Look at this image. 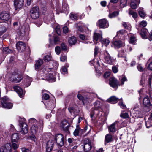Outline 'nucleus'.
I'll use <instances>...</instances> for the list:
<instances>
[{
	"mask_svg": "<svg viewBox=\"0 0 152 152\" xmlns=\"http://www.w3.org/2000/svg\"><path fill=\"white\" fill-rule=\"evenodd\" d=\"M22 79V75L19 74L18 71H15L12 73L10 80L15 83H18L20 82Z\"/></svg>",
	"mask_w": 152,
	"mask_h": 152,
	"instance_id": "f257e3e1",
	"label": "nucleus"
},
{
	"mask_svg": "<svg viewBox=\"0 0 152 152\" xmlns=\"http://www.w3.org/2000/svg\"><path fill=\"white\" fill-rule=\"evenodd\" d=\"M1 103L3 107L11 109L12 107L13 104L9 102V99L7 96H4L1 99Z\"/></svg>",
	"mask_w": 152,
	"mask_h": 152,
	"instance_id": "f03ea898",
	"label": "nucleus"
},
{
	"mask_svg": "<svg viewBox=\"0 0 152 152\" xmlns=\"http://www.w3.org/2000/svg\"><path fill=\"white\" fill-rule=\"evenodd\" d=\"M19 126L21 128L20 131L21 133L23 135L26 134L28 132V128L27 125L24 121H23L22 120H20L19 121Z\"/></svg>",
	"mask_w": 152,
	"mask_h": 152,
	"instance_id": "7ed1b4c3",
	"label": "nucleus"
},
{
	"mask_svg": "<svg viewBox=\"0 0 152 152\" xmlns=\"http://www.w3.org/2000/svg\"><path fill=\"white\" fill-rule=\"evenodd\" d=\"M31 18L33 19H36L39 16V9L38 7H35L31 9L30 11Z\"/></svg>",
	"mask_w": 152,
	"mask_h": 152,
	"instance_id": "20e7f679",
	"label": "nucleus"
},
{
	"mask_svg": "<svg viewBox=\"0 0 152 152\" xmlns=\"http://www.w3.org/2000/svg\"><path fill=\"white\" fill-rule=\"evenodd\" d=\"M60 126L63 130L66 133V134H70L69 130L70 125L67 120H63L61 122Z\"/></svg>",
	"mask_w": 152,
	"mask_h": 152,
	"instance_id": "39448f33",
	"label": "nucleus"
},
{
	"mask_svg": "<svg viewBox=\"0 0 152 152\" xmlns=\"http://www.w3.org/2000/svg\"><path fill=\"white\" fill-rule=\"evenodd\" d=\"M151 104L148 98H144L143 99V110L145 112H148L151 110Z\"/></svg>",
	"mask_w": 152,
	"mask_h": 152,
	"instance_id": "423d86ee",
	"label": "nucleus"
},
{
	"mask_svg": "<svg viewBox=\"0 0 152 152\" xmlns=\"http://www.w3.org/2000/svg\"><path fill=\"white\" fill-rule=\"evenodd\" d=\"M55 140L56 141L58 145L62 147L64 145V137L63 135L61 134L56 135Z\"/></svg>",
	"mask_w": 152,
	"mask_h": 152,
	"instance_id": "0eeeda50",
	"label": "nucleus"
},
{
	"mask_svg": "<svg viewBox=\"0 0 152 152\" xmlns=\"http://www.w3.org/2000/svg\"><path fill=\"white\" fill-rule=\"evenodd\" d=\"M0 15V19L4 22L9 20L11 18L10 13L8 11H3Z\"/></svg>",
	"mask_w": 152,
	"mask_h": 152,
	"instance_id": "6e6552de",
	"label": "nucleus"
},
{
	"mask_svg": "<svg viewBox=\"0 0 152 152\" xmlns=\"http://www.w3.org/2000/svg\"><path fill=\"white\" fill-rule=\"evenodd\" d=\"M104 59L105 62L106 63L112 64L113 61V60L112 57L110 56L108 52L105 50L104 52Z\"/></svg>",
	"mask_w": 152,
	"mask_h": 152,
	"instance_id": "1a4fd4ad",
	"label": "nucleus"
},
{
	"mask_svg": "<svg viewBox=\"0 0 152 152\" xmlns=\"http://www.w3.org/2000/svg\"><path fill=\"white\" fill-rule=\"evenodd\" d=\"M44 69H45V72L44 73H46V79L48 80H54L55 79V77L54 75L52 73H49V72L51 71L52 70L53 68L46 67Z\"/></svg>",
	"mask_w": 152,
	"mask_h": 152,
	"instance_id": "9d476101",
	"label": "nucleus"
},
{
	"mask_svg": "<svg viewBox=\"0 0 152 152\" xmlns=\"http://www.w3.org/2000/svg\"><path fill=\"white\" fill-rule=\"evenodd\" d=\"M110 86L113 88L117 89L119 86V82L114 77H110L109 79Z\"/></svg>",
	"mask_w": 152,
	"mask_h": 152,
	"instance_id": "9b49d317",
	"label": "nucleus"
},
{
	"mask_svg": "<svg viewBox=\"0 0 152 152\" xmlns=\"http://www.w3.org/2000/svg\"><path fill=\"white\" fill-rule=\"evenodd\" d=\"M26 44L23 42L19 41L16 44L17 49L19 51L23 52L25 50Z\"/></svg>",
	"mask_w": 152,
	"mask_h": 152,
	"instance_id": "f8f14e48",
	"label": "nucleus"
},
{
	"mask_svg": "<svg viewBox=\"0 0 152 152\" xmlns=\"http://www.w3.org/2000/svg\"><path fill=\"white\" fill-rule=\"evenodd\" d=\"M98 25L100 28H106L109 26V23L106 19H102L99 20Z\"/></svg>",
	"mask_w": 152,
	"mask_h": 152,
	"instance_id": "ddd939ff",
	"label": "nucleus"
},
{
	"mask_svg": "<svg viewBox=\"0 0 152 152\" xmlns=\"http://www.w3.org/2000/svg\"><path fill=\"white\" fill-rule=\"evenodd\" d=\"M92 148L91 140L89 139H87L85 141L84 148L85 151L88 152L90 151Z\"/></svg>",
	"mask_w": 152,
	"mask_h": 152,
	"instance_id": "4468645a",
	"label": "nucleus"
},
{
	"mask_svg": "<svg viewBox=\"0 0 152 152\" xmlns=\"http://www.w3.org/2000/svg\"><path fill=\"white\" fill-rule=\"evenodd\" d=\"M24 0H14V6L16 10L22 8L24 5Z\"/></svg>",
	"mask_w": 152,
	"mask_h": 152,
	"instance_id": "2eb2a0df",
	"label": "nucleus"
},
{
	"mask_svg": "<svg viewBox=\"0 0 152 152\" xmlns=\"http://www.w3.org/2000/svg\"><path fill=\"white\" fill-rule=\"evenodd\" d=\"M54 141L52 140H50L47 142L46 152H51L54 146Z\"/></svg>",
	"mask_w": 152,
	"mask_h": 152,
	"instance_id": "dca6fc26",
	"label": "nucleus"
},
{
	"mask_svg": "<svg viewBox=\"0 0 152 152\" xmlns=\"http://www.w3.org/2000/svg\"><path fill=\"white\" fill-rule=\"evenodd\" d=\"M12 147L10 145L7 144L5 146L1 147L0 148V152H11Z\"/></svg>",
	"mask_w": 152,
	"mask_h": 152,
	"instance_id": "f3484780",
	"label": "nucleus"
},
{
	"mask_svg": "<svg viewBox=\"0 0 152 152\" xmlns=\"http://www.w3.org/2000/svg\"><path fill=\"white\" fill-rule=\"evenodd\" d=\"M93 41L94 43L96 44L97 43L98 41H101L102 39V34L98 33L96 32H94V33L93 36Z\"/></svg>",
	"mask_w": 152,
	"mask_h": 152,
	"instance_id": "a211bd4d",
	"label": "nucleus"
},
{
	"mask_svg": "<svg viewBox=\"0 0 152 152\" xmlns=\"http://www.w3.org/2000/svg\"><path fill=\"white\" fill-rule=\"evenodd\" d=\"M40 123L36 125H32L31 128V131L32 134H35L38 132L39 129L40 127Z\"/></svg>",
	"mask_w": 152,
	"mask_h": 152,
	"instance_id": "6ab92c4d",
	"label": "nucleus"
},
{
	"mask_svg": "<svg viewBox=\"0 0 152 152\" xmlns=\"http://www.w3.org/2000/svg\"><path fill=\"white\" fill-rule=\"evenodd\" d=\"M113 44L115 47L117 48L123 47L125 46V43L121 40L114 41Z\"/></svg>",
	"mask_w": 152,
	"mask_h": 152,
	"instance_id": "aec40b11",
	"label": "nucleus"
},
{
	"mask_svg": "<svg viewBox=\"0 0 152 152\" xmlns=\"http://www.w3.org/2000/svg\"><path fill=\"white\" fill-rule=\"evenodd\" d=\"M14 90L18 94L20 97H22L24 95V93L22 89L18 86H15L13 87Z\"/></svg>",
	"mask_w": 152,
	"mask_h": 152,
	"instance_id": "412c9836",
	"label": "nucleus"
},
{
	"mask_svg": "<svg viewBox=\"0 0 152 152\" xmlns=\"http://www.w3.org/2000/svg\"><path fill=\"white\" fill-rule=\"evenodd\" d=\"M117 122V121H115L108 126V129L109 132H111L113 134L116 132L115 126Z\"/></svg>",
	"mask_w": 152,
	"mask_h": 152,
	"instance_id": "4be33fe9",
	"label": "nucleus"
},
{
	"mask_svg": "<svg viewBox=\"0 0 152 152\" xmlns=\"http://www.w3.org/2000/svg\"><path fill=\"white\" fill-rule=\"evenodd\" d=\"M114 139L112 135L110 134H107L105 137L104 144L112 142L113 141Z\"/></svg>",
	"mask_w": 152,
	"mask_h": 152,
	"instance_id": "5701e85b",
	"label": "nucleus"
},
{
	"mask_svg": "<svg viewBox=\"0 0 152 152\" xmlns=\"http://www.w3.org/2000/svg\"><path fill=\"white\" fill-rule=\"evenodd\" d=\"M12 142H17L19 139V137L18 133L13 134L12 136Z\"/></svg>",
	"mask_w": 152,
	"mask_h": 152,
	"instance_id": "b1692460",
	"label": "nucleus"
},
{
	"mask_svg": "<svg viewBox=\"0 0 152 152\" xmlns=\"http://www.w3.org/2000/svg\"><path fill=\"white\" fill-rule=\"evenodd\" d=\"M118 99L114 96H112L107 99L108 102L112 104L116 103L118 101Z\"/></svg>",
	"mask_w": 152,
	"mask_h": 152,
	"instance_id": "393cba45",
	"label": "nucleus"
},
{
	"mask_svg": "<svg viewBox=\"0 0 152 152\" xmlns=\"http://www.w3.org/2000/svg\"><path fill=\"white\" fill-rule=\"evenodd\" d=\"M68 42L70 45H74L77 42L76 38L74 36L70 37L69 38Z\"/></svg>",
	"mask_w": 152,
	"mask_h": 152,
	"instance_id": "a878e982",
	"label": "nucleus"
},
{
	"mask_svg": "<svg viewBox=\"0 0 152 152\" xmlns=\"http://www.w3.org/2000/svg\"><path fill=\"white\" fill-rule=\"evenodd\" d=\"M43 63V61L42 59H39L37 61L35 64V69H39Z\"/></svg>",
	"mask_w": 152,
	"mask_h": 152,
	"instance_id": "bb28decb",
	"label": "nucleus"
},
{
	"mask_svg": "<svg viewBox=\"0 0 152 152\" xmlns=\"http://www.w3.org/2000/svg\"><path fill=\"white\" fill-rule=\"evenodd\" d=\"M122 25L125 29L130 31L131 29V26L128 22H122Z\"/></svg>",
	"mask_w": 152,
	"mask_h": 152,
	"instance_id": "cd10ccee",
	"label": "nucleus"
},
{
	"mask_svg": "<svg viewBox=\"0 0 152 152\" xmlns=\"http://www.w3.org/2000/svg\"><path fill=\"white\" fill-rule=\"evenodd\" d=\"M138 2L136 0H133L130 4L131 7L133 9L137 8Z\"/></svg>",
	"mask_w": 152,
	"mask_h": 152,
	"instance_id": "c85d7f7f",
	"label": "nucleus"
},
{
	"mask_svg": "<svg viewBox=\"0 0 152 152\" xmlns=\"http://www.w3.org/2000/svg\"><path fill=\"white\" fill-rule=\"evenodd\" d=\"M128 14L129 15H132L133 18L134 19L136 18L137 17V13L131 9H129V10Z\"/></svg>",
	"mask_w": 152,
	"mask_h": 152,
	"instance_id": "c756f323",
	"label": "nucleus"
},
{
	"mask_svg": "<svg viewBox=\"0 0 152 152\" xmlns=\"http://www.w3.org/2000/svg\"><path fill=\"white\" fill-rule=\"evenodd\" d=\"M137 28L138 31H140V34L142 38V21L140 22L138 26H137Z\"/></svg>",
	"mask_w": 152,
	"mask_h": 152,
	"instance_id": "7c9ffc66",
	"label": "nucleus"
},
{
	"mask_svg": "<svg viewBox=\"0 0 152 152\" xmlns=\"http://www.w3.org/2000/svg\"><path fill=\"white\" fill-rule=\"evenodd\" d=\"M80 127L79 125H76V128L75 129V130L73 132V135L75 136H79V134L80 133Z\"/></svg>",
	"mask_w": 152,
	"mask_h": 152,
	"instance_id": "2f4dec72",
	"label": "nucleus"
},
{
	"mask_svg": "<svg viewBox=\"0 0 152 152\" xmlns=\"http://www.w3.org/2000/svg\"><path fill=\"white\" fill-rule=\"evenodd\" d=\"M28 121L29 124L32 125H36L39 123L34 118L30 119Z\"/></svg>",
	"mask_w": 152,
	"mask_h": 152,
	"instance_id": "473e14b6",
	"label": "nucleus"
},
{
	"mask_svg": "<svg viewBox=\"0 0 152 152\" xmlns=\"http://www.w3.org/2000/svg\"><path fill=\"white\" fill-rule=\"evenodd\" d=\"M149 33L147 29L143 28V39L148 38Z\"/></svg>",
	"mask_w": 152,
	"mask_h": 152,
	"instance_id": "72a5a7b5",
	"label": "nucleus"
},
{
	"mask_svg": "<svg viewBox=\"0 0 152 152\" xmlns=\"http://www.w3.org/2000/svg\"><path fill=\"white\" fill-rule=\"evenodd\" d=\"M136 40L135 37L132 35L130 37L129 39V42L130 43L134 45L135 44Z\"/></svg>",
	"mask_w": 152,
	"mask_h": 152,
	"instance_id": "f704fd0d",
	"label": "nucleus"
},
{
	"mask_svg": "<svg viewBox=\"0 0 152 152\" xmlns=\"http://www.w3.org/2000/svg\"><path fill=\"white\" fill-rule=\"evenodd\" d=\"M78 15L77 14L71 13L70 14V18L71 19L74 20H77L78 19Z\"/></svg>",
	"mask_w": 152,
	"mask_h": 152,
	"instance_id": "c9c22d12",
	"label": "nucleus"
},
{
	"mask_svg": "<svg viewBox=\"0 0 152 152\" xmlns=\"http://www.w3.org/2000/svg\"><path fill=\"white\" fill-rule=\"evenodd\" d=\"M3 51L5 54L10 53L12 52V51L10 50L8 47L4 48H3Z\"/></svg>",
	"mask_w": 152,
	"mask_h": 152,
	"instance_id": "e433bc0d",
	"label": "nucleus"
},
{
	"mask_svg": "<svg viewBox=\"0 0 152 152\" xmlns=\"http://www.w3.org/2000/svg\"><path fill=\"white\" fill-rule=\"evenodd\" d=\"M54 15L53 12L51 11L50 12L48 15V20H51L53 19L54 18Z\"/></svg>",
	"mask_w": 152,
	"mask_h": 152,
	"instance_id": "4c0bfd02",
	"label": "nucleus"
},
{
	"mask_svg": "<svg viewBox=\"0 0 152 152\" xmlns=\"http://www.w3.org/2000/svg\"><path fill=\"white\" fill-rule=\"evenodd\" d=\"M120 6L124 7L127 5V0H120Z\"/></svg>",
	"mask_w": 152,
	"mask_h": 152,
	"instance_id": "58836bf2",
	"label": "nucleus"
},
{
	"mask_svg": "<svg viewBox=\"0 0 152 152\" xmlns=\"http://www.w3.org/2000/svg\"><path fill=\"white\" fill-rule=\"evenodd\" d=\"M119 14V12L117 11L111 13H110L109 17L110 18H112L115 17Z\"/></svg>",
	"mask_w": 152,
	"mask_h": 152,
	"instance_id": "ea45409f",
	"label": "nucleus"
},
{
	"mask_svg": "<svg viewBox=\"0 0 152 152\" xmlns=\"http://www.w3.org/2000/svg\"><path fill=\"white\" fill-rule=\"evenodd\" d=\"M61 50L64 51H66L68 48L67 45L64 42H62L61 44Z\"/></svg>",
	"mask_w": 152,
	"mask_h": 152,
	"instance_id": "a19ab883",
	"label": "nucleus"
},
{
	"mask_svg": "<svg viewBox=\"0 0 152 152\" xmlns=\"http://www.w3.org/2000/svg\"><path fill=\"white\" fill-rule=\"evenodd\" d=\"M118 56L119 57H125V52L124 51V50L122 49L119 51L118 55Z\"/></svg>",
	"mask_w": 152,
	"mask_h": 152,
	"instance_id": "79ce46f5",
	"label": "nucleus"
},
{
	"mask_svg": "<svg viewBox=\"0 0 152 152\" xmlns=\"http://www.w3.org/2000/svg\"><path fill=\"white\" fill-rule=\"evenodd\" d=\"M126 31L124 29L119 30L117 32V35L118 36H121L122 35L126 34Z\"/></svg>",
	"mask_w": 152,
	"mask_h": 152,
	"instance_id": "37998d69",
	"label": "nucleus"
},
{
	"mask_svg": "<svg viewBox=\"0 0 152 152\" xmlns=\"http://www.w3.org/2000/svg\"><path fill=\"white\" fill-rule=\"evenodd\" d=\"M120 116L122 118L126 119L129 118L128 114L126 113H121Z\"/></svg>",
	"mask_w": 152,
	"mask_h": 152,
	"instance_id": "c03bdc74",
	"label": "nucleus"
},
{
	"mask_svg": "<svg viewBox=\"0 0 152 152\" xmlns=\"http://www.w3.org/2000/svg\"><path fill=\"white\" fill-rule=\"evenodd\" d=\"M52 57L50 55H47L44 56L43 59L45 61H49L51 59Z\"/></svg>",
	"mask_w": 152,
	"mask_h": 152,
	"instance_id": "a18cd8bd",
	"label": "nucleus"
},
{
	"mask_svg": "<svg viewBox=\"0 0 152 152\" xmlns=\"http://www.w3.org/2000/svg\"><path fill=\"white\" fill-rule=\"evenodd\" d=\"M50 98L49 95L46 93L42 94V98L43 100H47L48 99Z\"/></svg>",
	"mask_w": 152,
	"mask_h": 152,
	"instance_id": "49530a36",
	"label": "nucleus"
},
{
	"mask_svg": "<svg viewBox=\"0 0 152 152\" xmlns=\"http://www.w3.org/2000/svg\"><path fill=\"white\" fill-rule=\"evenodd\" d=\"M55 51L56 53L59 55L61 52V48L59 46H57L55 48Z\"/></svg>",
	"mask_w": 152,
	"mask_h": 152,
	"instance_id": "de8ad7c7",
	"label": "nucleus"
},
{
	"mask_svg": "<svg viewBox=\"0 0 152 152\" xmlns=\"http://www.w3.org/2000/svg\"><path fill=\"white\" fill-rule=\"evenodd\" d=\"M54 41L55 44H58L60 42V39L58 36H55L54 38Z\"/></svg>",
	"mask_w": 152,
	"mask_h": 152,
	"instance_id": "09e8293b",
	"label": "nucleus"
},
{
	"mask_svg": "<svg viewBox=\"0 0 152 152\" xmlns=\"http://www.w3.org/2000/svg\"><path fill=\"white\" fill-rule=\"evenodd\" d=\"M102 42L105 46L108 45L110 42V41L108 39H104L102 40Z\"/></svg>",
	"mask_w": 152,
	"mask_h": 152,
	"instance_id": "8fccbe9b",
	"label": "nucleus"
},
{
	"mask_svg": "<svg viewBox=\"0 0 152 152\" xmlns=\"http://www.w3.org/2000/svg\"><path fill=\"white\" fill-rule=\"evenodd\" d=\"M92 113L96 115H98L99 113V111L98 110L97 108H95L92 111Z\"/></svg>",
	"mask_w": 152,
	"mask_h": 152,
	"instance_id": "3c124183",
	"label": "nucleus"
},
{
	"mask_svg": "<svg viewBox=\"0 0 152 152\" xmlns=\"http://www.w3.org/2000/svg\"><path fill=\"white\" fill-rule=\"evenodd\" d=\"M150 120H149L146 121L145 125L147 128H148L152 126V124L151 123Z\"/></svg>",
	"mask_w": 152,
	"mask_h": 152,
	"instance_id": "603ef678",
	"label": "nucleus"
},
{
	"mask_svg": "<svg viewBox=\"0 0 152 152\" xmlns=\"http://www.w3.org/2000/svg\"><path fill=\"white\" fill-rule=\"evenodd\" d=\"M56 33L58 35H60L61 34V32L60 30V26H57L56 28Z\"/></svg>",
	"mask_w": 152,
	"mask_h": 152,
	"instance_id": "864d4df0",
	"label": "nucleus"
},
{
	"mask_svg": "<svg viewBox=\"0 0 152 152\" xmlns=\"http://www.w3.org/2000/svg\"><path fill=\"white\" fill-rule=\"evenodd\" d=\"M77 97L80 100H81L83 103L84 102V98L82 96L79 94V92H78V94L77 95Z\"/></svg>",
	"mask_w": 152,
	"mask_h": 152,
	"instance_id": "5fc2aeb1",
	"label": "nucleus"
},
{
	"mask_svg": "<svg viewBox=\"0 0 152 152\" xmlns=\"http://www.w3.org/2000/svg\"><path fill=\"white\" fill-rule=\"evenodd\" d=\"M15 142H12V148L13 149L16 150L18 148L19 146L17 144L15 143Z\"/></svg>",
	"mask_w": 152,
	"mask_h": 152,
	"instance_id": "6e6d98bb",
	"label": "nucleus"
},
{
	"mask_svg": "<svg viewBox=\"0 0 152 152\" xmlns=\"http://www.w3.org/2000/svg\"><path fill=\"white\" fill-rule=\"evenodd\" d=\"M62 9L64 11H67L69 10V7L66 4H64L62 6Z\"/></svg>",
	"mask_w": 152,
	"mask_h": 152,
	"instance_id": "4d7b16f0",
	"label": "nucleus"
},
{
	"mask_svg": "<svg viewBox=\"0 0 152 152\" xmlns=\"http://www.w3.org/2000/svg\"><path fill=\"white\" fill-rule=\"evenodd\" d=\"M99 50V48L98 47L96 46L94 49V56H96L98 54V51Z\"/></svg>",
	"mask_w": 152,
	"mask_h": 152,
	"instance_id": "13d9d810",
	"label": "nucleus"
},
{
	"mask_svg": "<svg viewBox=\"0 0 152 152\" xmlns=\"http://www.w3.org/2000/svg\"><path fill=\"white\" fill-rule=\"evenodd\" d=\"M42 23V21L38 20L34 22V23L38 26H40Z\"/></svg>",
	"mask_w": 152,
	"mask_h": 152,
	"instance_id": "bf43d9fd",
	"label": "nucleus"
},
{
	"mask_svg": "<svg viewBox=\"0 0 152 152\" xmlns=\"http://www.w3.org/2000/svg\"><path fill=\"white\" fill-rule=\"evenodd\" d=\"M137 11L138 12V13L139 16L141 18L142 17V10L141 8H139Z\"/></svg>",
	"mask_w": 152,
	"mask_h": 152,
	"instance_id": "052dcab7",
	"label": "nucleus"
},
{
	"mask_svg": "<svg viewBox=\"0 0 152 152\" xmlns=\"http://www.w3.org/2000/svg\"><path fill=\"white\" fill-rule=\"evenodd\" d=\"M61 61L62 62L65 61L66 59V56H61L60 57Z\"/></svg>",
	"mask_w": 152,
	"mask_h": 152,
	"instance_id": "680f3d73",
	"label": "nucleus"
},
{
	"mask_svg": "<svg viewBox=\"0 0 152 152\" xmlns=\"http://www.w3.org/2000/svg\"><path fill=\"white\" fill-rule=\"evenodd\" d=\"M112 69L113 72L114 73H117L118 71V68L116 66H113L112 68Z\"/></svg>",
	"mask_w": 152,
	"mask_h": 152,
	"instance_id": "e2e57ef3",
	"label": "nucleus"
},
{
	"mask_svg": "<svg viewBox=\"0 0 152 152\" xmlns=\"http://www.w3.org/2000/svg\"><path fill=\"white\" fill-rule=\"evenodd\" d=\"M68 109L70 113L71 114H72V113L74 114V110L75 109L73 107H69V108Z\"/></svg>",
	"mask_w": 152,
	"mask_h": 152,
	"instance_id": "0e129e2a",
	"label": "nucleus"
},
{
	"mask_svg": "<svg viewBox=\"0 0 152 152\" xmlns=\"http://www.w3.org/2000/svg\"><path fill=\"white\" fill-rule=\"evenodd\" d=\"M67 141L69 142L70 143H75V140L72 138H69L68 139Z\"/></svg>",
	"mask_w": 152,
	"mask_h": 152,
	"instance_id": "69168bd1",
	"label": "nucleus"
},
{
	"mask_svg": "<svg viewBox=\"0 0 152 152\" xmlns=\"http://www.w3.org/2000/svg\"><path fill=\"white\" fill-rule=\"evenodd\" d=\"M21 150L22 152H30V150L27 148H26L25 147L21 148Z\"/></svg>",
	"mask_w": 152,
	"mask_h": 152,
	"instance_id": "338daca9",
	"label": "nucleus"
},
{
	"mask_svg": "<svg viewBox=\"0 0 152 152\" xmlns=\"http://www.w3.org/2000/svg\"><path fill=\"white\" fill-rule=\"evenodd\" d=\"M147 67L148 69L152 70V61L148 64Z\"/></svg>",
	"mask_w": 152,
	"mask_h": 152,
	"instance_id": "774afa93",
	"label": "nucleus"
}]
</instances>
